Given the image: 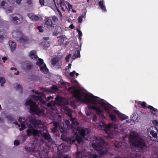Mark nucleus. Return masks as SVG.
I'll use <instances>...</instances> for the list:
<instances>
[{"mask_svg":"<svg viewBox=\"0 0 158 158\" xmlns=\"http://www.w3.org/2000/svg\"><path fill=\"white\" fill-rule=\"evenodd\" d=\"M14 73L15 75H18L19 74V72L18 71H16V72H15Z\"/></svg>","mask_w":158,"mask_h":158,"instance_id":"nucleus-60","label":"nucleus"},{"mask_svg":"<svg viewBox=\"0 0 158 158\" xmlns=\"http://www.w3.org/2000/svg\"><path fill=\"white\" fill-rule=\"evenodd\" d=\"M32 2L31 0H27V3L29 5H31L32 4Z\"/></svg>","mask_w":158,"mask_h":158,"instance_id":"nucleus-52","label":"nucleus"},{"mask_svg":"<svg viewBox=\"0 0 158 158\" xmlns=\"http://www.w3.org/2000/svg\"><path fill=\"white\" fill-rule=\"evenodd\" d=\"M5 82V79L2 77H0V83H1V86H2V85L4 84Z\"/></svg>","mask_w":158,"mask_h":158,"instance_id":"nucleus-38","label":"nucleus"},{"mask_svg":"<svg viewBox=\"0 0 158 158\" xmlns=\"http://www.w3.org/2000/svg\"><path fill=\"white\" fill-rule=\"evenodd\" d=\"M86 13L84 15H81L79 16L78 19V22L79 23H81L82 22L83 18H85Z\"/></svg>","mask_w":158,"mask_h":158,"instance_id":"nucleus-29","label":"nucleus"},{"mask_svg":"<svg viewBox=\"0 0 158 158\" xmlns=\"http://www.w3.org/2000/svg\"><path fill=\"white\" fill-rule=\"evenodd\" d=\"M29 56L33 59H36L37 57L36 51L35 50L31 51L29 53Z\"/></svg>","mask_w":158,"mask_h":158,"instance_id":"nucleus-22","label":"nucleus"},{"mask_svg":"<svg viewBox=\"0 0 158 158\" xmlns=\"http://www.w3.org/2000/svg\"><path fill=\"white\" fill-rule=\"evenodd\" d=\"M68 91L71 92L73 96L79 101L87 104L94 105L90 107L88 106L85 108V112L87 116L90 114L91 108L95 110L97 114L102 119L105 118L103 114L104 110L109 114L110 118L114 122L117 121L116 115L122 121L128 118L127 116L121 113L118 110H114L112 106L99 97L94 96L91 94L81 92L75 86L69 88Z\"/></svg>","mask_w":158,"mask_h":158,"instance_id":"nucleus-2","label":"nucleus"},{"mask_svg":"<svg viewBox=\"0 0 158 158\" xmlns=\"http://www.w3.org/2000/svg\"><path fill=\"white\" fill-rule=\"evenodd\" d=\"M27 15L32 20L36 21L40 19L39 17L38 16L33 15L32 13L28 14Z\"/></svg>","mask_w":158,"mask_h":158,"instance_id":"nucleus-20","label":"nucleus"},{"mask_svg":"<svg viewBox=\"0 0 158 158\" xmlns=\"http://www.w3.org/2000/svg\"><path fill=\"white\" fill-rule=\"evenodd\" d=\"M7 118L10 122H13V123H14L15 118L12 116H7Z\"/></svg>","mask_w":158,"mask_h":158,"instance_id":"nucleus-36","label":"nucleus"},{"mask_svg":"<svg viewBox=\"0 0 158 158\" xmlns=\"http://www.w3.org/2000/svg\"><path fill=\"white\" fill-rule=\"evenodd\" d=\"M148 108L150 110H152V112H154L155 113H158V110L154 108L153 106H149L148 107Z\"/></svg>","mask_w":158,"mask_h":158,"instance_id":"nucleus-32","label":"nucleus"},{"mask_svg":"<svg viewBox=\"0 0 158 158\" xmlns=\"http://www.w3.org/2000/svg\"><path fill=\"white\" fill-rule=\"evenodd\" d=\"M131 145L133 147L139 148L142 152L146 150L147 147L143 139H128Z\"/></svg>","mask_w":158,"mask_h":158,"instance_id":"nucleus-6","label":"nucleus"},{"mask_svg":"<svg viewBox=\"0 0 158 158\" xmlns=\"http://www.w3.org/2000/svg\"><path fill=\"white\" fill-rule=\"evenodd\" d=\"M103 1H100L99 2V5L101 8L102 9V11H106V9L105 7V6L104 5Z\"/></svg>","mask_w":158,"mask_h":158,"instance_id":"nucleus-25","label":"nucleus"},{"mask_svg":"<svg viewBox=\"0 0 158 158\" xmlns=\"http://www.w3.org/2000/svg\"><path fill=\"white\" fill-rule=\"evenodd\" d=\"M63 158H69V157L68 155H66L64 156Z\"/></svg>","mask_w":158,"mask_h":158,"instance_id":"nucleus-61","label":"nucleus"},{"mask_svg":"<svg viewBox=\"0 0 158 158\" xmlns=\"http://www.w3.org/2000/svg\"><path fill=\"white\" fill-rule=\"evenodd\" d=\"M39 2L40 5L42 6H43L44 4V0H39Z\"/></svg>","mask_w":158,"mask_h":158,"instance_id":"nucleus-46","label":"nucleus"},{"mask_svg":"<svg viewBox=\"0 0 158 158\" xmlns=\"http://www.w3.org/2000/svg\"><path fill=\"white\" fill-rule=\"evenodd\" d=\"M37 28L39 30V31L40 32H43L44 31V30L43 29L42 26H38Z\"/></svg>","mask_w":158,"mask_h":158,"instance_id":"nucleus-43","label":"nucleus"},{"mask_svg":"<svg viewBox=\"0 0 158 158\" xmlns=\"http://www.w3.org/2000/svg\"><path fill=\"white\" fill-rule=\"evenodd\" d=\"M52 139H35L33 143L28 144L25 149L26 151L30 153H35L38 152L41 158H47L48 156L49 149L55 147L54 145H57Z\"/></svg>","mask_w":158,"mask_h":158,"instance_id":"nucleus-4","label":"nucleus"},{"mask_svg":"<svg viewBox=\"0 0 158 158\" xmlns=\"http://www.w3.org/2000/svg\"><path fill=\"white\" fill-rule=\"evenodd\" d=\"M10 19L12 23L16 24L22 23L23 19L20 15L18 14H14L10 15Z\"/></svg>","mask_w":158,"mask_h":158,"instance_id":"nucleus-9","label":"nucleus"},{"mask_svg":"<svg viewBox=\"0 0 158 158\" xmlns=\"http://www.w3.org/2000/svg\"><path fill=\"white\" fill-rule=\"evenodd\" d=\"M121 143L119 142L118 144H115V146L116 147V148H118L121 146Z\"/></svg>","mask_w":158,"mask_h":158,"instance_id":"nucleus-49","label":"nucleus"},{"mask_svg":"<svg viewBox=\"0 0 158 158\" xmlns=\"http://www.w3.org/2000/svg\"><path fill=\"white\" fill-rule=\"evenodd\" d=\"M58 44L60 45H62L64 41H66L67 38L65 36H61L59 37H58Z\"/></svg>","mask_w":158,"mask_h":158,"instance_id":"nucleus-21","label":"nucleus"},{"mask_svg":"<svg viewBox=\"0 0 158 158\" xmlns=\"http://www.w3.org/2000/svg\"><path fill=\"white\" fill-rule=\"evenodd\" d=\"M69 27L71 29H73L74 28V26L73 24H72L69 26Z\"/></svg>","mask_w":158,"mask_h":158,"instance_id":"nucleus-57","label":"nucleus"},{"mask_svg":"<svg viewBox=\"0 0 158 158\" xmlns=\"http://www.w3.org/2000/svg\"><path fill=\"white\" fill-rule=\"evenodd\" d=\"M60 4L61 9L64 11L66 10L70 11L72 8V6L67 1L60 2Z\"/></svg>","mask_w":158,"mask_h":158,"instance_id":"nucleus-11","label":"nucleus"},{"mask_svg":"<svg viewBox=\"0 0 158 158\" xmlns=\"http://www.w3.org/2000/svg\"><path fill=\"white\" fill-rule=\"evenodd\" d=\"M76 158H81L82 157V154L78 150L76 152Z\"/></svg>","mask_w":158,"mask_h":158,"instance_id":"nucleus-33","label":"nucleus"},{"mask_svg":"<svg viewBox=\"0 0 158 158\" xmlns=\"http://www.w3.org/2000/svg\"><path fill=\"white\" fill-rule=\"evenodd\" d=\"M131 120L136 122H138L140 119V116L136 113H134L131 117Z\"/></svg>","mask_w":158,"mask_h":158,"instance_id":"nucleus-19","label":"nucleus"},{"mask_svg":"<svg viewBox=\"0 0 158 158\" xmlns=\"http://www.w3.org/2000/svg\"><path fill=\"white\" fill-rule=\"evenodd\" d=\"M42 45H43V47L44 48H47L48 47L50 46V44L47 41H45L44 42H43Z\"/></svg>","mask_w":158,"mask_h":158,"instance_id":"nucleus-30","label":"nucleus"},{"mask_svg":"<svg viewBox=\"0 0 158 158\" xmlns=\"http://www.w3.org/2000/svg\"><path fill=\"white\" fill-rule=\"evenodd\" d=\"M4 38L3 35L0 34V42H2L4 40Z\"/></svg>","mask_w":158,"mask_h":158,"instance_id":"nucleus-47","label":"nucleus"},{"mask_svg":"<svg viewBox=\"0 0 158 158\" xmlns=\"http://www.w3.org/2000/svg\"><path fill=\"white\" fill-rule=\"evenodd\" d=\"M55 6L56 7V5H58V0H53Z\"/></svg>","mask_w":158,"mask_h":158,"instance_id":"nucleus-51","label":"nucleus"},{"mask_svg":"<svg viewBox=\"0 0 158 158\" xmlns=\"http://www.w3.org/2000/svg\"><path fill=\"white\" fill-rule=\"evenodd\" d=\"M76 73V71H73V72H71L70 73V75L71 77H73L74 74Z\"/></svg>","mask_w":158,"mask_h":158,"instance_id":"nucleus-50","label":"nucleus"},{"mask_svg":"<svg viewBox=\"0 0 158 158\" xmlns=\"http://www.w3.org/2000/svg\"><path fill=\"white\" fill-rule=\"evenodd\" d=\"M36 64L37 65L40 66H41L42 64H44L43 59L40 58H39L37 62L36 63Z\"/></svg>","mask_w":158,"mask_h":158,"instance_id":"nucleus-31","label":"nucleus"},{"mask_svg":"<svg viewBox=\"0 0 158 158\" xmlns=\"http://www.w3.org/2000/svg\"><path fill=\"white\" fill-rule=\"evenodd\" d=\"M56 9H57V11L58 12V13L59 15L62 18V14L61 12H60V10L58 9L57 8Z\"/></svg>","mask_w":158,"mask_h":158,"instance_id":"nucleus-48","label":"nucleus"},{"mask_svg":"<svg viewBox=\"0 0 158 158\" xmlns=\"http://www.w3.org/2000/svg\"><path fill=\"white\" fill-rule=\"evenodd\" d=\"M22 0H16V2L17 4H19Z\"/></svg>","mask_w":158,"mask_h":158,"instance_id":"nucleus-58","label":"nucleus"},{"mask_svg":"<svg viewBox=\"0 0 158 158\" xmlns=\"http://www.w3.org/2000/svg\"><path fill=\"white\" fill-rule=\"evenodd\" d=\"M2 60H3V62L5 63V61L7 60V58L6 57L4 56L2 58Z\"/></svg>","mask_w":158,"mask_h":158,"instance_id":"nucleus-54","label":"nucleus"},{"mask_svg":"<svg viewBox=\"0 0 158 158\" xmlns=\"http://www.w3.org/2000/svg\"><path fill=\"white\" fill-rule=\"evenodd\" d=\"M8 44L11 51L12 52L14 51L16 48V43L14 41L10 40L8 42Z\"/></svg>","mask_w":158,"mask_h":158,"instance_id":"nucleus-18","label":"nucleus"},{"mask_svg":"<svg viewBox=\"0 0 158 158\" xmlns=\"http://www.w3.org/2000/svg\"><path fill=\"white\" fill-rule=\"evenodd\" d=\"M92 147L96 150L99 151L100 153L102 155L107 154V151L106 150H102V145H99L98 144H96L94 143L92 145Z\"/></svg>","mask_w":158,"mask_h":158,"instance_id":"nucleus-12","label":"nucleus"},{"mask_svg":"<svg viewBox=\"0 0 158 158\" xmlns=\"http://www.w3.org/2000/svg\"><path fill=\"white\" fill-rule=\"evenodd\" d=\"M52 19L54 23H56L58 21L57 17L54 15L52 16Z\"/></svg>","mask_w":158,"mask_h":158,"instance_id":"nucleus-37","label":"nucleus"},{"mask_svg":"<svg viewBox=\"0 0 158 158\" xmlns=\"http://www.w3.org/2000/svg\"><path fill=\"white\" fill-rule=\"evenodd\" d=\"M6 0H0V6H4V8L6 9V10L9 12H11L13 10V8L12 7H10V9L6 7L7 6V4L6 3Z\"/></svg>","mask_w":158,"mask_h":158,"instance_id":"nucleus-16","label":"nucleus"},{"mask_svg":"<svg viewBox=\"0 0 158 158\" xmlns=\"http://www.w3.org/2000/svg\"><path fill=\"white\" fill-rule=\"evenodd\" d=\"M77 31L78 33L79 39L80 41L82 39L81 37L82 35V32L79 29H77Z\"/></svg>","mask_w":158,"mask_h":158,"instance_id":"nucleus-34","label":"nucleus"},{"mask_svg":"<svg viewBox=\"0 0 158 158\" xmlns=\"http://www.w3.org/2000/svg\"><path fill=\"white\" fill-rule=\"evenodd\" d=\"M31 67V65L30 64L27 63H25L22 66V69L25 71L29 70Z\"/></svg>","mask_w":158,"mask_h":158,"instance_id":"nucleus-24","label":"nucleus"},{"mask_svg":"<svg viewBox=\"0 0 158 158\" xmlns=\"http://www.w3.org/2000/svg\"><path fill=\"white\" fill-rule=\"evenodd\" d=\"M141 137L139 133L135 131H131L129 135H126L124 137L128 138H140Z\"/></svg>","mask_w":158,"mask_h":158,"instance_id":"nucleus-14","label":"nucleus"},{"mask_svg":"<svg viewBox=\"0 0 158 158\" xmlns=\"http://www.w3.org/2000/svg\"><path fill=\"white\" fill-rule=\"evenodd\" d=\"M97 116L96 115H94L93 116V120L94 121H95L97 119Z\"/></svg>","mask_w":158,"mask_h":158,"instance_id":"nucleus-53","label":"nucleus"},{"mask_svg":"<svg viewBox=\"0 0 158 158\" xmlns=\"http://www.w3.org/2000/svg\"><path fill=\"white\" fill-rule=\"evenodd\" d=\"M6 1H8L10 3H12L13 1H14V0H6Z\"/></svg>","mask_w":158,"mask_h":158,"instance_id":"nucleus-63","label":"nucleus"},{"mask_svg":"<svg viewBox=\"0 0 158 158\" xmlns=\"http://www.w3.org/2000/svg\"><path fill=\"white\" fill-rule=\"evenodd\" d=\"M41 71L44 74L47 73L48 72V70L45 64H42L40 66Z\"/></svg>","mask_w":158,"mask_h":158,"instance_id":"nucleus-23","label":"nucleus"},{"mask_svg":"<svg viewBox=\"0 0 158 158\" xmlns=\"http://www.w3.org/2000/svg\"><path fill=\"white\" fill-rule=\"evenodd\" d=\"M15 124L17 126V127H20V126L19 125H18V123L17 122H16L15 123Z\"/></svg>","mask_w":158,"mask_h":158,"instance_id":"nucleus-59","label":"nucleus"},{"mask_svg":"<svg viewBox=\"0 0 158 158\" xmlns=\"http://www.w3.org/2000/svg\"><path fill=\"white\" fill-rule=\"evenodd\" d=\"M14 145L18 146L19 144V141L18 140H15L14 142Z\"/></svg>","mask_w":158,"mask_h":158,"instance_id":"nucleus-41","label":"nucleus"},{"mask_svg":"<svg viewBox=\"0 0 158 158\" xmlns=\"http://www.w3.org/2000/svg\"><path fill=\"white\" fill-rule=\"evenodd\" d=\"M80 56V52L79 50L77 51L73 55L72 57V59L73 60Z\"/></svg>","mask_w":158,"mask_h":158,"instance_id":"nucleus-27","label":"nucleus"},{"mask_svg":"<svg viewBox=\"0 0 158 158\" xmlns=\"http://www.w3.org/2000/svg\"><path fill=\"white\" fill-rule=\"evenodd\" d=\"M63 141H69L70 143L71 144H75L77 146V144H76L75 143L76 140H75V139H61Z\"/></svg>","mask_w":158,"mask_h":158,"instance_id":"nucleus-26","label":"nucleus"},{"mask_svg":"<svg viewBox=\"0 0 158 158\" xmlns=\"http://www.w3.org/2000/svg\"><path fill=\"white\" fill-rule=\"evenodd\" d=\"M98 127L102 129H104L106 133H107L109 136L107 138H112L111 137V135H115L116 133L114 132H112L111 130L114 128V130L118 128V125L113 123H109L107 125H106L105 123L103 122H100L98 123H96Z\"/></svg>","mask_w":158,"mask_h":158,"instance_id":"nucleus-5","label":"nucleus"},{"mask_svg":"<svg viewBox=\"0 0 158 158\" xmlns=\"http://www.w3.org/2000/svg\"><path fill=\"white\" fill-rule=\"evenodd\" d=\"M25 119V118L23 117L19 118L18 121L21 123V127L19 129L20 131L28 127L29 129L27 130V133L28 136L33 135L38 137L42 136L44 138H50V135L45 130L44 125L40 120H36L33 116H31L27 117L25 122L22 123V120Z\"/></svg>","mask_w":158,"mask_h":158,"instance_id":"nucleus-3","label":"nucleus"},{"mask_svg":"<svg viewBox=\"0 0 158 158\" xmlns=\"http://www.w3.org/2000/svg\"><path fill=\"white\" fill-rule=\"evenodd\" d=\"M90 158H98V156L96 154H92L90 152L89 154Z\"/></svg>","mask_w":158,"mask_h":158,"instance_id":"nucleus-35","label":"nucleus"},{"mask_svg":"<svg viewBox=\"0 0 158 158\" xmlns=\"http://www.w3.org/2000/svg\"><path fill=\"white\" fill-rule=\"evenodd\" d=\"M152 123L155 125L158 126V121L156 120H154L152 121Z\"/></svg>","mask_w":158,"mask_h":158,"instance_id":"nucleus-40","label":"nucleus"},{"mask_svg":"<svg viewBox=\"0 0 158 158\" xmlns=\"http://www.w3.org/2000/svg\"><path fill=\"white\" fill-rule=\"evenodd\" d=\"M54 127L52 129V132L55 135H57V128L58 126L59 127L60 131L62 133L63 135L66 132L64 127V124L61 121L57 122L56 121H54L53 122Z\"/></svg>","mask_w":158,"mask_h":158,"instance_id":"nucleus-8","label":"nucleus"},{"mask_svg":"<svg viewBox=\"0 0 158 158\" xmlns=\"http://www.w3.org/2000/svg\"><path fill=\"white\" fill-rule=\"evenodd\" d=\"M52 66L55 68H59L61 65V63L59 59L57 58L53 59L51 61Z\"/></svg>","mask_w":158,"mask_h":158,"instance_id":"nucleus-13","label":"nucleus"},{"mask_svg":"<svg viewBox=\"0 0 158 158\" xmlns=\"http://www.w3.org/2000/svg\"><path fill=\"white\" fill-rule=\"evenodd\" d=\"M52 89L54 90H57V87L55 85H53L52 87Z\"/></svg>","mask_w":158,"mask_h":158,"instance_id":"nucleus-55","label":"nucleus"},{"mask_svg":"<svg viewBox=\"0 0 158 158\" xmlns=\"http://www.w3.org/2000/svg\"><path fill=\"white\" fill-rule=\"evenodd\" d=\"M71 54H69V55H67L65 58V60L66 61L69 62V58L71 57Z\"/></svg>","mask_w":158,"mask_h":158,"instance_id":"nucleus-42","label":"nucleus"},{"mask_svg":"<svg viewBox=\"0 0 158 158\" xmlns=\"http://www.w3.org/2000/svg\"><path fill=\"white\" fill-rule=\"evenodd\" d=\"M66 148L67 147L65 146L64 143H61L60 145L57 147V149L58 150L61 152L64 153L67 151Z\"/></svg>","mask_w":158,"mask_h":158,"instance_id":"nucleus-17","label":"nucleus"},{"mask_svg":"<svg viewBox=\"0 0 158 158\" xmlns=\"http://www.w3.org/2000/svg\"><path fill=\"white\" fill-rule=\"evenodd\" d=\"M35 93L39 95V96L32 95L29 97L25 103L26 106H30V111L31 113L37 114L40 116L44 115V110L43 109H40L39 107L40 105H38L36 103L40 102L41 105L43 106L47 104V109L48 110L47 114H49L53 118L55 115V114L56 113L57 114V110L55 105L57 104L58 105L62 106V107L61 108L62 111L64 112L70 117V121L73 125L70 124V122L69 120H66L65 121V124L67 125V128L68 129L71 128L72 129L76 136L75 138H82V137H84L89 132L88 129L78 127L77 126L79 123L77 119L74 118H72L71 110L65 106L68 104V102L64 98H61L57 96L55 98L56 102H51L47 104L45 102L41 99L42 94L37 91H35Z\"/></svg>","mask_w":158,"mask_h":158,"instance_id":"nucleus-1","label":"nucleus"},{"mask_svg":"<svg viewBox=\"0 0 158 158\" xmlns=\"http://www.w3.org/2000/svg\"><path fill=\"white\" fill-rule=\"evenodd\" d=\"M72 84L74 85L76 87H78V83L77 81L76 80H73L72 81Z\"/></svg>","mask_w":158,"mask_h":158,"instance_id":"nucleus-39","label":"nucleus"},{"mask_svg":"<svg viewBox=\"0 0 158 158\" xmlns=\"http://www.w3.org/2000/svg\"><path fill=\"white\" fill-rule=\"evenodd\" d=\"M16 89L17 90H21V86L20 84H18L16 86Z\"/></svg>","mask_w":158,"mask_h":158,"instance_id":"nucleus-44","label":"nucleus"},{"mask_svg":"<svg viewBox=\"0 0 158 158\" xmlns=\"http://www.w3.org/2000/svg\"><path fill=\"white\" fill-rule=\"evenodd\" d=\"M53 99V98L52 97H51V96L48 97L47 100V101H49V100H52Z\"/></svg>","mask_w":158,"mask_h":158,"instance_id":"nucleus-56","label":"nucleus"},{"mask_svg":"<svg viewBox=\"0 0 158 158\" xmlns=\"http://www.w3.org/2000/svg\"><path fill=\"white\" fill-rule=\"evenodd\" d=\"M135 103L138 104V106H142L143 108H145L146 107V103L144 102L136 101Z\"/></svg>","mask_w":158,"mask_h":158,"instance_id":"nucleus-28","label":"nucleus"},{"mask_svg":"<svg viewBox=\"0 0 158 158\" xmlns=\"http://www.w3.org/2000/svg\"><path fill=\"white\" fill-rule=\"evenodd\" d=\"M45 24L47 27L49 29H52L54 27V24L50 17L46 19Z\"/></svg>","mask_w":158,"mask_h":158,"instance_id":"nucleus-15","label":"nucleus"},{"mask_svg":"<svg viewBox=\"0 0 158 158\" xmlns=\"http://www.w3.org/2000/svg\"><path fill=\"white\" fill-rule=\"evenodd\" d=\"M158 132L157 128L155 126H151L148 128L147 130L148 135H150V137H152L156 138L157 136V132Z\"/></svg>","mask_w":158,"mask_h":158,"instance_id":"nucleus-10","label":"nucleus"},{"mask_svg":"<svg viewBox=\"0 0 158 158\" xmlns=\"http://www.w3.org/2000/svg\"><path fill=\"white\" fill-rule=\"evenodd\" d=\"M76 139V141L78 144L83 142L84 140H83V139Z\"/></svg>","mask_w":158,"mask_h":158,"instance_id":"nucleus-45","label":"nucleus"},{"mask_svg":"<svg viewBox=\"0 0 158 158\" xmlns=\"http://www.w3.org/2000/svg\"><path fill=\"white\" fill-rule=\"evenodd\" d=\"M10 69L11 70H15V71H16V69L15 68H13V67H11V68H10Z\"/></svg>","mask_w":158,"mask_h":158,"instance_id":"nucleus-62","label":"nucleus"},{"mask_svg":"<svg viewBox=\"0 0 158 158\" xmlns=\"http://www.w3.org/2000/svg\"><path fill=\"white\" fill-rule=\"evenodd\" d=\"M44 39L45 40H47L49 39V38L48 37H44Z\"/></svg>","mask_w":158,"mask_h":158,"instance_id":"nucleus-64","label":"nucleus"},{"mask_svg":"<svg viewBox=\"0 0 158 158\" xmlns=\"http://www.w3.org/2000/svg\"><path fill=\"white\" fill-rule=\"evenodd\" d=\"M12 35L14 37L16 38L17 40L24 44L31 43L33 40L27 39L26 37L23 35L22 33L18 31H13L12 32Z\"/></svg>","mask_w":158,"mask_h":158,"instance_id":"nucleus-7","label":"nucleus"}]
</instances>
